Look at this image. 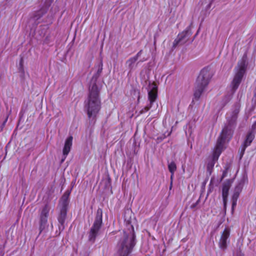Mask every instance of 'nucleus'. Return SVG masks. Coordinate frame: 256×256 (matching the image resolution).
Wrapping results in <instances>:
<instances>
[{"label":"nucleus","instance_id":"1","mask_svg":"<svg viewBox=\"0 0 256 256\" xmlns=\"http://www.w3.org/2000/svg\"><path fill=\"white\" fill-rule=\"evenodd\" d=\"M239 109V107L236 106L232 111L226 114V122L218 140L212 156L210 158L207 164L208 171L210 173L224 148V144L232 137L233 130L236 124Z\"/></svg>","mask_w":256,"mask_h":256},{"label":"nucleus","instance_id":"2","mask_svg":"<svg viewBox=\"0 0 256 256\" xmlns=\"http://www.w3.org/2000/svg\"><path fill=\"white\" fill-rule=\"evenodd\" d=\"M96 76H93L89 88V95L85 102V107L90 118H94L100 109V89L96 84Z\"/></svg>","mask_w":256,"mask_h":256},{"label":"nucleus","instance_id":"3","mask_svg":"<svg viewBox=\"0 0 256 256\" xmlns=\"http://www.w3.org/2000/svg\"><path fill=\"white\" fill-rule=\"evenodd\" d=\"M127 232L124 231L123 235L118 244V256H128L130 253L135 244L134 228L128 226Z\"/></svg>","mask_w":256,"mask_h":256},{"label":"nucleus","instance_id":"4","mask_svg":"<svg viewBox=\"0 0 256 256\" xmlns=\"http://www.w3.org/2000/svg\"><path fill=\"white\" fill-rule=\"evenodd\" d=\"M246 68V62L244 60H242V61L238 64L236 68V74L230 84V92L225 96L222 102V107L230 100L232 94L238 88L243 76L245 74Z\"/></svg>","mask_w":256,"mask_h":256},{"label":"nucleus","instance_id":"5","mask_svg":"<svg viewBox=\"0 0 256 256\" xmlns=\"http://www.w3.org/2000/svg\"><path fill=\"white\" fill-rule=\"evenodd\" d=\"M211 77V72L208 68H204L201 70L196 80V86L194 93L195 98L198 100L200 98L208 85Z\"/></svg>","mask_w":256,"mask_h":256},{"label":"nucleus","instance_id":"6","mask_svg":"<svg viewBox=\"0 0 256 256\" xmlns=\"http://www.w3.org/2000/svg\"><path fill=\"white\" fill-rule=\"evenodd\" d=\"M102 212L101 208H98L96 216L89 234V240L94 242L98 236L102 224Z\"/></svg>","mask_w":256,"mask_h":256},{"label":"nucleus","instance_id":"7","mask_svg":"<svg viewBox=\"0 0 256 256\" xmlns=\"http://www.w3.org/2000/svg\"><path fill=\"white\" fill-rule=\"evenodd\" d=\"M70 194V192H66L61 198L60 202V214L58 216V221L62 226H63L65 222L66 216Z\"/></svg>","mask_w":256,"mask_h":256},{"label":"nucleus","instance_id":"8","mask_svg":"<svg viewBox=\"0 0 256 256\" xmlns=\"http://www.w3.org/2000/svg\"><path fill=\"white\" fill-rule=\"evenodd\" d=\"M190 36V32L188 30L180 34L173 42V47L176 48L178 44H185L189 40Z\"/></svg>","mask_w":256,"mask_h":256},{"label":"nucleus","instance_id":"9","mask_svg":"<svg viewBox=\"0 0 256 256\" xmlns=\"http://www.w3.org/2000/svg\"><path fill=\"white\" fill-rule=\"evenodd\" d=\"M50 207L48 204H46L42 208L40 215V232L44 228L48 222V218Z\"/></svg>","mask_w":256,"mask_h":256},{"label":"nucleus","instance_id":"10","mask_svg":"<svg viewBox=\"0 0 256 256\" xmlns=\"http://www.w3.org/2000/svg\"><path fill=\"white\" fill-rule=\"evenodd\" d=\"M230 235V230L228 228H225L219 240L218 245L221 250H224L227 247V243L228 242V238Z\"/></svg>","mask_w":256,"mask_h":256},{"label":"nucleus","instance_id":"11","mask_svg":"<svg viewBox=\"0 0 256 256\" xmlns=\"http://www.w3.org/2000/svg\"><path fill=\"white\" fill-rule=\"evenodd\" d=\"M72 142V137L70 136L68 137L64 143V148H63V158L62 160V162L64 160L70 151V150Z\"/></svg>","mask_w":256,"mask_h":256},{"label":"nucleus","instance_id":"12","mask_svg":"<svg viewBox=\"0 0 256 256\" xmlns=\"http://www.w3.org/2000/svg\"><path fill=\"white\" fill-rule=\"evenodd\" d=\"M148 100L150 104L154 102L157 97V86L155 84H152L150 86L148 90Z\"/></svg>","mask_w":256,"mask_h":256},{"label":"nucleus","instance_id":"13","mask_svg":"<svg viewBox=\"0 0 256 256\" xmlns=\"http://www.w3.org/2000/svg\"><path fill=\"white\" fill-rule=\"evenodd\" d=\"M230 186V184L229 182H225L222 185V196L223 198L224 203L225 204L226 203V199L228 194V190Z\"/></svg>","mask_w":256,"mask_h":256},{"label":"nucleus","instance_id":"14","mask_svg":"<svg viewBox=\"0 0 256 256\" xmlns=\"http://www.w3.org/2000/svg\"><path fill=\"white\" fill-rule=\"evenodd\" d=\"M136 58L132 57L126 62V64L130 71L134 70L136 67Z\"/></svg>","mask_w":256,"mask_h":256},{"label":"nucleus","instance_id":"15","mask_svg":"<svg viewBox=\"0 0 256 256\" xmlns=\"http://www.w3.org/2000/svg\"><path fill=\"white\" fill-rule=\"evenodd\" d=\"M254 138V134L250 132H249L246 137V138L244 140V146L242 148V151L243 152L244 151L245 148L248 146L250 145L252 141L253 140Z\"/></svg>","mask_w":256,"mask_h":256},{"label":"nucleus","instance_id":"16","mask_svg":"<svg viewBox=\"0 0 256 256\" xmlns=\"http://www.w3.org/2000/svg\"><path fill=\"white\" fill-rule=\"evenodd\" d=\"M168 168L171 173V178H172L174 173L176 170V166L174 162H172L168 164Z\"/></svg>","mask_w":256,"mask_h":256},{"label":"nucleus","instance_id":"17","mask_svg":"<svg viewBox=\"0 0 256 256\" xmlns=\"http://www.w3.org/2000/svg\"><path fill=\"white\" fill-rule=\"evenodd\" d=\"M150 108V106H145L144 108H143L140 112V114H143V113H144L146 112H148Z\"/></svg>","mask_w":256,"mask_h":256},{"label":"nucleus","instance_id":"18","mask_svg":"<svg viewBox=\"0 0 256 256\" xmlns=\"http://www.w3.org/2000/svg\"><path fill=\"white\" fill-rule=\"evenodd\" d=\"M42 16V14L41 12H38L34 16V19L36 20H38L41 16Z\"/></svg>","mask_w":256,"mask_h":256},{"label":"nucleus","instance_id":"19","mask_svg":"<svg viewBox=\"0 0 256 256\" xmlns=\"http://www.w3.org/2000/svg\"><path fill=\"white\" fill-rule=\"evenodd\" d=\"M142 50H140V51H139L138 54L134 56H133L134 58H136V60H138V58L141 56L142 54Z\"/></svg>","mask_w":256,"mask_h":256},{"label":"nucleus","instance_id":"20","mask_svg":"<svg viewBox=\"0 0 256 256\" xmlns=\"http://www.w3.org/2000/svg\"><path fill=\"white\" fill-rule=\"evenodd\" d=\"M226 173V172H224L223 175H222V178H224L225 176Z\"/></svg>","mask_w":256,"mask_h":256}]
</instances>
